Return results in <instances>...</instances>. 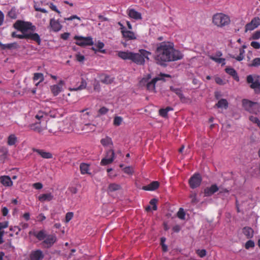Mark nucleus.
<instances>
[{"label":"nucleus","mask_w":260,"mask_h":260,"mask_svg":"<svg viewBox=\"0 0 260 260\" xmlns=\"http://www.w3.org/2000/svg\"><path fill=\"white\" fill-rule=\"evenodd\" d=\"M182 57L181 53L174 48L173 43L163 42L157 45L154 59L157 64L164 65L167 62L177 60Z\"/></svg>","instance_id":"obj_1"},{"label":"nucleus","mask_w":260,"mask_h":260,"mask_svg":"<svg viewBox=\"0 0 260 260\" xmlns=\"http://www.w3.org/2000/svg\"><path fill=\"white\" fill-rule=\"evenodd\" d=\"M13 27L22 33L21 35H18L17 38L30 39L37 42L38 45L41 44L40 36L34 32L36 26L31 22L18 20L13 24Z\"/></svg>","instance_id":"obj_2"},{"label":"nucleus","mask_w":260,"mask_h":260,"mask_svg":"<svg viewBox=\"0 0 260 260\" xmlns=\"http://www.w3.org/2000/svg\"><path fill=\"white\" fill-rule=\"evenodd\" d=\"M151 54V52L144 49H140L138 53H134L131 51H118L117 55L123 60H130L133 62L139 64L143 65L145 63V58L149 59L148 56Z\"/></svg>","instance_id":"obj_3"},{"label":"nucleus","mask_w":260,"mask_h":260,"mask_svg":"<svg viewBox=\"0 0 260 260\" xmlns=\"http://www.w3.org/2000/svg\"><path fill=\"white\" fill-rule=\"evenodd\" d=\"M33 235L39 241L43 240L42 244L45 248L51 247L56 241L57 238L54 234L47 235L44 230L39 232H34Z\"/></svg>","instance_id":"obj_4"},{"label":"nucleus","mask_w":260,"mask_h":260,"mask_svg":"<svg viewBox=\"0 0 260 260\" xmlns=\"http://www.w3.org/2000/svg\"><path fill=\"white\" fill-rule=\"evenodd\" d=\"M244 109L250 113L258 115L260 113V104L253 102L247 99H243L242 101Z\"/></svg>","instance_id":"obj_5"},{"label":"nucleus","mask_w":260,"mask_h":260,"mask_svg":"<svg viewBox=\"0 0 260 260\" xmlns=\"http://www.w3.org/2000/svg\"><path fill=\"white\" fill-rule=\"evenodd\" d=\"M230 21L229 17L223 13H216L212 17L213 23L220 27L228 25Z\"/></svg>","instance_id":"obj_6"},{"label":"nucleus","mask_w":260,"mask_h":260,"mask_svg":"<svg viewBox=\"0 0 260 260\" xmlns=\"http://www.w3.org/2000/svg\"><path fill=\"white\" fill-rule=\"evenodd\" d=\"M171 75L166 74H160L158 76L153 78L151 81L147 82V79L145 78L142 79L140 81V84L143 85L146 83L147 89L150 91H154L155 87V83L157 81H165L164 77L171 78Z\"/></svg>","instance_id":"obj_7"},{"label":"nucleus","mask_w":260,"mask_h":260,"mask_svg":"<svg viewBox=\"0 0 260 260\" xmlns=\"http://www.w3.org/2000/svg\"><path fill=\"white\" fill-rule=\"evenodd\" d=\"M247 82L250 84V87L254 90L256 93H260V76L256 75H249L246 78Z\"/></svg>","instance_id":"obj_8"},{"label":"nucleus","mask_w":260,"mask_h":260,"mask_svg":"<svg viewBox=\"0 0 260 260\" xmlns=\"http://www.w3.org/2000/svg\"><path fill=\"white\" fill-rule=\"evenodd\" d=\"M74 39L76 40L75 44L81 47L93 45L94 42L91 37H84L82 36H75Z\"/></svg>","instance_id":"obj_9"},{"label":"nucleus","mask_w":260,"mask_h":260,"mask_svg":"<svg viewBox=\"0 0 260 260\" xmlns=\"http://www.w3.org/2000/svg\"><path fill=\"white\" fill-rule=\"evenodd\" d=\"M202 180V177L200 174H194L189 180L190 187L193 189L199 187L201 183Z\"/></svg>","instance_id":"obj_10"},{"label":"nucleus","mask_w":260,"mask_h":260,"mask_svg":"<svg viewBox=\"0 0 260 260\" xmlns=\"http://www.w3.org/2000/svg\"><path fill=\"white\" fill-rule=\"evenodd\" d=\"M114 156L115 153L113 150L108 151L106 156L102 159L101 164L105 166L112 163L114 160Z\"/></svg>","instance_id":"obj_11"},{"label":"nucleus","mask_w":260,"mask_h":260,"mask_svg":"<svg viewBox=\"0 0 260 260\" xmlns=\"http://www.w3.org/2000/svg\"><path fill=\"white\" fill-rule=\"evenodd\" d=\"M170 90L172 92H174L176 95H177L180 101L183 103H186L190 101V99L188 98L185 97L183 93L182 90L181 88H175L173 86H170Z\"/></svg>","instance_id":"obj_12"},{"label":"nucleus","mask_w":260,"mask_h":260,"mask_svg":"<svg viewBox=\"0 0 260 260\" xmlns=\"http://www.w3.org/2000/svg\"><path fill=\"white\" fill-rule=\"evenodd\" d=\"M44 257L43 251L39 249L32 251L29 254L30 260H42Z\"/></svg>","instance_id":"obj_13"},{"label":"nucleus","mask_w":260,"mask_h":260,"mask_svg":"<svg viewBox=\"0 0 260 260\" xmlns=\"http://www.w3.org/2000/svg\"><path fill=\"white\" fill-rule=\"evenodd\" d=\"M49 27H50L52 31L57 32L61 29L62 25L57 20H55L54 18H51L50 20Z\"/></svg>","instance_id":"obj_14"},{"label":"nucleus","mask_w":260,"mask_h":260,"mask_svg":"<svg viewBox=\"0 0 260 260\" xmlns=\"http://www.w3.org/2000/svg\"><path fill=\"white\" fill-rule=\"evenodd\" d=\"M219 188L216 184L212 185L210 187H207L204 190V194L206 197L212 196L215 192H217Z\"/></svg>","instance_id":"obj_15"},{"label":"nucleus","mask_w":260,"mask_h":260,"mask_svg":"<svg viewBox=\"0 0 260 260\" xmlns=\"http://www.w3.org/2000/svg\"><path fill=\"white\" fill-rule=\"evenodd\" d=\"M127 13L129 17L135 19L136 20L141 19L142 16L141 14L136 11L134 9H128Z\"/></svg>","instance_id":"obj_16"},{"label":"nucleus","mask_w":260,"mask_h":260,"mask_svg":"<svg viewBox=\"0 0 260 260\" xmlns=\"http://www.w3.org/2000/svg\"><path fill=\"white\" fill-rule=\"evenodd\" d=\"M159 185V183L158 181H153L148 185L143 186L142 189L145 190H154Z\"/></svg>","instance_id":"obj_17"},{"label":"nucleus","mask_w":260,"mask_h":260,"mask_svg":"<svg viewBox=\"0 0 260 260\" xmlns=\"http://www.w3.org/2000/svg\"><path fill=\"white\" fill-rule=\"evenodd\" d=\"M0 181L5 186H11L13 185V182L8 176H1Z\"/></svg>","instance_id":"obj_18"},{"label":"nucleus","mask_w":260,"mask_h":260,"mask_svg":"<svg viewBox=\"0 0 260 260\" xmlns=\"http://www.w3.org/2000/svg\"><path fill=\"white\" fill-rule=\"evenodd\" d=\"M34 152H37L40 155H41L44 158H51L52 157V154L48 152H45L42 149H34Z\"/></svg>","instance_id":"obj_19"},{"label":"nucleus","mask_w":260,"mask_h":260,"mask_svg":"<svg viewBox=\"0 0 260 260\" xmlns=\"http://www.w3.org/2000/svg\"><path fill=\"white\" fill-rule=\"evenodd\" d=\"M121 33L123 37L127 40L136 39L135 34L132 31L127 30L125 29L124 30H122Z\"/></svg>","instance_id":"obj_20"},{"label":"nucleus","mask_w":260,"mask_h":260,"mask_svg":"<svg viewBox=\"0 0 260 260\" xmlns=\"http://www.w3.org/2000/svg\"><path fill=\"white\" fill-rule=\"evenodd\" d=\"M30 128L37 133H41L43 131V128L41 126L40 122H36L35 123L31 124L29 125Z\"/></svg>","instance_id":"obj_21"},{"label":"nucleus","mask_w":260,"mask_h":260,"mask_svg":"<svg viewBox=\"0 0 260 260\" xmlns=\"http://www.w3.org/2000/svg\"><path fill=\"white\" fill-rule=\"evenodd\" d=\"M39 200L42 202L45 201H50L53 199V196L51 193H45L39 196Z\"/></svg>","instance_id":"obj_22"},{"label":"nucleus","mask_w":260,"mask_h":260,"mask_svg":"<svg viewBox=\"0 0 260 260\" xmlns=\"http://www.w3.org/2000/svg\"><path fill=\"white\" fill-rule=\"evenodd\" d=\"M100 81L102 83L109 84L113 82V78H111L110 76L107 75H103L100 77Z\"/></svg>","instance_id":"obj_23"},{"label":"nucleus","mask_w":260,"mask_h":260,"mask_svg":"<svg viewBox=\"0 0 260 260\" xmlns=\"http://www.w3.org/2000/svg\"><path fill=\"white\" fill-rule=\"evenodd\" d=\"M228 102L226 99H222L218 102L217 104H215V107H216L218 108H224L227 109L228 107Z\"/></svg>","instance_id":"obj_24"},{"label":"nucleus","mask_w":260,"mask_h":260,"mask_svg":"<svg viewBox=\"0 0 260 260\" xmlns=\"http://www.w3.org/2000/svg\"><path fill=\"white\" fill-rule=\"evenodd\" d=\"M52 93L54 96L57 95L62 90V87L59 85H54L50 87Z\"/></svg>","instance_id":"obj_25"},{"label":"nucleus","mask_w":260,"mask_h":260,"mask_svg":"<svg viewBox=\"0 0 260 260\" xmlns=\"http://www.w3.org/2000/svg\"><path fill=\"white\" fill-rule=\"evenodd\" d=\"M225 72L228 74L231 75L235 80L239 81V79L238 74L233 68H227L225 69Z\"/></svg>","instance_id":"obj_26"},{"label":"nucleus","mask_w":260,"mask_h":260,"mask_svg":"<svg viewBox=\"0 0 260 260\" xmlns=\"http://www.w3.org/2000/svg\"><path fill=\"white\" fill-rule=\"evenodd\" d=\"M243 233L247 238H251L253 236V231L249 227H245L243 229Z\"/></svg>","instance_id":"obj_27"},{"label":"nucleus","mask_w":260,"mask_h":260,"mask_svg":"<svg viewBox=\"0 0 260 260\" xmlns=\"http://www.w3.org/2000/svg\"><path fill=\"white\" fill-rule=\"evenodd\" d=\"M28 226V224L27 223H21L20 224L19 226H15L14 227L10 228V230L11 231H14V229H17V231L16 232V234L18 235L19 232L22 229H25L27 228Z\"/></svg>","instance_id":"obj_28"},{"label":"nucleus","mask_w":260,"mask_h":260,"mask_svg":"<svg viewBox=\"0 0 260 260\" xmlns=\"http://www.w3.org/2000/svg\"><path fill=\"white\" fill-rule=\"evenodd\" d=\"M101 143L104 147L113 145L111 138L108 136H106L105 138L102 139L101 140Z\"/></svg>","instance_id":"obj_29"},{"label":"nucleus","mask_w":260,"mask_h":260,"mask_svg":"<svg viewBox=\"0 0 260 260\" xmlns=\"http://www.w3.org/2000/svg\"><path fill=\"white\" fill-rule=\"evenodd\" d=\"M121 186L119 184L116 183H111L109 184L108 188V192H113L118 190L121 189Z\"/></svg>","instance_id":"obj_30"},{"label":"nucleus","mask_w":260,"mask_h":260,"mask_svg":"<svg viewBox=\"0 0 260 260\" xmlns=\"http://www.w3.org/2000/svg\"><path fill=\"white\" fill-rule=\"evenodd\" d=\"M0 47L2 49H11L12 48H17V44L16 43H10L4 44L0 42Z\"/></svg>","instance_id":"obj_31"},{"label":"nucleus","mask_w":260,"mask_h":260,"mask_svg":"<svg viewBox=\"0 0 260 260\" xmlns=\"http://www.w3.org/2000/svg\"><path fill=\"white\" fill-rule=\"evenodd\" d=\"M245 51L243 48H240L239 49V55L237 57H235L234 55L230 54V56L233 58H235L238 61H241L244 59Z\"/></svg>","instance_id":"obj_32"},{"label":"nucleus","mask_w":260,"mask_h":260,"mask_svg":"<svg viewBox=\"0 0 260 260\" xmlns=\"http://www.w3.org/2000/svg\"><path fill=\"white\" fill-rule=\"evenodd\" d=\"M89 165L87 164L82 163L80 166L81 173L82 174H88Z\"/></svg>","instance_id":"obj_33"},{"label":"nucleus","mask_w":260,"mask_h":260,"mask_svg":"<svg viewBox=\"0 0 260 260\" xmlns=\"http://www.w3.org/2000/svg\"><path fill=\"white\" fill-rule=\"evenodd\" d=\"M17 141V137L14 134L10 135L8 138V144L9 145H14Z\"/></svg>","instance_id":"obj_34"},{"label":"nucleus","mask_w":260,"mask_h":260,"mask_svg":"<svg viewBox=\"0 0 260 260\" xmlns=\"http://www.w3.org/2000/svg\"><path fill=\"white\" fill-rule=\"evenodd\" d=\"M86 85H87V83H86V81L84 79H83V78H82V81H81L80 85L77 88H74L71 89V90H74V91L81 90V89L85 88L86 87Z\"/></svg>","instance_id":"obj_35"},{"label":"nucleus","mask_w":260,"mask_h":260,"mask_svg":"<svg viewBox=\"0 0 260 260\" xmlns=\"http://www.w3.org/2000/svg\"><path fill=\"white\" fill-rule=\"evenodd\" d=\"M189 198L191 199V203L193 205L197 204L199 200L197 198V193L192 192L189 196Z\"/></svg>","instance_id":"obj_36"},{"label":"nucleus","mask_w":260,"mask_h":260,"mask_svg":"<svg viewBox=\"0 0 260 260\" xmlns=\"http://www.w3.org/2000/svg\"><path fill=\"white\" fill-rule=\"evenodd\" d=\"M210 58L211 59H212V60L215 61L217 63H221V64L222 66L224 65L225 64V59L224 58H218L217 57H214L213 56H210Z\"/></svg>","instance_id":"obj_37"},{"label":"nucleus","mask_w":260,"mask_h":260,"mask_svg":"<svg viewBox=\"0 0 260 260\" xmlns=\"http://www.w3.org/2000/svg\"><path fill=\"white\" fill-rule=\"evenodd\" d=\"M8 15L12 19H16L17 16L16 9L12 8L8 12Z\"/></svg>","instance_id":"obj_38"},{"label":"nucleus","mask_w":260,"mask_h":260,"mask_svg":"<svg viewBox=\"0 0 260 260\" xmlns=\"http://www.w3.org/2000/svg\"><path fill=\"white\" fill-rule=\"evenodd\" d=\"M39 79H40V82L37 84V85L40 83L42 82L44 80V77L42 73H37L34 74V80H38Z\"/></svg>","instance_id":"obj_39"},{"label":"nucleus","mask_w":260,"mask_h":260,"mask_svg":"<svg viewBox=\"0 0 260 260\" xmlns=\"http://www.w3.org/2000/svg\"><path fill=\"white\" fill-rule=\"evenodd\" d=\"M249 120L253 123L256 124L257 126L260 128V120L258 118L251 116L249 117Z\"/></svg>","instance_id":"obj_40"},{"label":"nucleus","mask_w":260,"mask_h":260,"mask_svg":"<svg viewBox=\"0 0 260 260\" xmlns=\"http://www.w3.org/2000/svg\"><path fill=\"white\" fill-rule=\"evenodd\" d=\"M185 213L182 208H180L177 212V216L181 219H184Z\"/></svg>","instance_id":"obj_41"},{"label":"nucleus","mask_w":260,"mask_h":260,"mask_svg":"<svg viewBox=\"0 0 260 260\" xmlns=\"http://www.w3.org/2000/svg\"><path fill=\"white\" fill-rule=\"evenodd\" d=\"M256 28L255 27V24L252 23V22L247 24L245 26V31H247L248 30H252Z\"/></svg>","instance_id":"obj_42"},{"label":"nucleus","mask_w":260,"mask_h":260,"mask_svg":"<svg viewBox=\"0 0 260 260\" xmlns=\"http://www.w3.org/2000/svg\"><path fill=\"white\" fill-rule=\"evenodd\" d=\"M109 111V109L105 107H103L98 111V116L106 114Z\"/></svg>","instance_id":"obj_43"},{"label":"nucleus","mask_w":260,"mask_h":260,"mask_svg":"<svg viewBox=\"0 0 260 260\" xmlns=\"http://www.w3.org/2000/svg\"><path fill=\"white\" fill-rule=\"evenodd\" d=\"M122 119L121 117L117 116L114 118V124L116 126L120 125L121 123Z\"/></svg>","instance_id":"obj_44"},{"label":"nucleus","mask_w":260,"mask_h":260,"mask_svg":"<svg viewBox=\"0 0 260 260\" xmlns=\"http://www.w3.org/2000/svg\"><path fill=\"white\" fill-rule=\"evenodd\" d=\"M251 22L255 24V27H257L260 25V18L258 17H254Z\"/></svg>","instance_id":"obj_45"},{"label":"nucleus","mask_w":260,"mask_h":260,"mask_svg":"<svg viewBox=\"0 0 260 260\" xmlns=\"http://www.w3.org/2000/svg\"><path fill=\"white\" fill-rule=\"evenodd\" d=\"M34 8H35V10L37 11L41 12L44 13L48 12L47 11H46L45 9L40 8L38 6L37 3H35Z\"/></svg>","instance_id":"obj_46"},{"label":"nucleus","mask_w":260,"mask_h":260,"mask_svg":"<svg viewBox=\"0 0 260 260\" xmlns=\"http://www.w3.org/2000/svg\"><path fill=\"white\" fill-rule=\"evenodd\" d=\"M251 66L253 67H258L260 66V58L257 57L254 58L252 60V62L251 63Z\"/></svg>","instance_id":"obj_47"},{"label":"nucleus","mask_w":260,"mask_h":260,"mask_svg":"<svg viewBox=\"0 0 260 260\" xmlns=\"http://www.w3.org/2000/svg\"><path fill=\"white\" fill-rule=\"evenodd\" d=\"M196 252L200 257H203L206 255V251L205 249H198L197 250Z\"/></svg>","instance_id":"obj_48"},{"label":"nucleus","mask_w":260,"mask_h":260,"mask_svg":"<svg viewBox=\"0 0 260 260\" xmlns=\"http://www.w3.org/2000/svg\"><path fill=\"white\" fill-rule=\"evenodd\" d=\"M157 202V200L156 199H152L150 201V204L152 206V209L153 210H157V206L156 203Z\"/></svg>","instance_id":"obj_49"},{"label":"nucleus","mask_w":260,"mask_h":260,"mask_svg":"<svg viewBox=\"0 0 260 260\" xmlns=\"http://www.w3.org/2000/svg\"><path fill=\"white\" fill-rule=\"evenodd\" d=\"M166 241V238L164 237H162L161 238V245L162 246V250L165 252L167 251L168 250L167 246L165 244V242Z\"/></svg>","instance_id":"obj_50"},{"label":"nucleus","mask_w":260,"mask_h":260,"mask_svg":"<svg viewBox=\"0 0 260 260\" xmlns=\"http://www.w3.org/2000/svg\"><path fill=\"white\" fill-rule=\"evenodd\" d=\"M254 246V243L252 240L248 241L245 244V248L249 249V248H252Z\"/></svg>","instance_id":"obj_51"},{"label":"nucleus","mask_w":260,"mask_h":260,"mask_svg":"<svg viewBox=\"0 0 260 260\" xmlns=\"http://www.w3.org/2000/svg\"><path fill=\"white\" fill-rule=\"evenodd\" d=\"M123 171L126 174H132L133 172V170L131 167H126L123 169Z\"/></svg>","instance_id":"obj_52"},{"label":"nucleus","mask_w":260,"mask_h":260,"mask_svg":"<svg viewBox=\"0 0 260 260\" xmlns=\"http://www.w3.org/2000/svg\"><path fill=\"white\" fill-rule=\"evenodd\" d=\"M76 59L79 62H83L85 59L84 56L80 54V53L77 54L76 55Z\"/></svg>","instance_id":"obj_53"},{"label":"nucleus","mask_w":260,"mask_h":260,"mask_svg":"<svg viewBox=\"0 0 260 260\" xmlns=\"http://www.w3.org/2000/svg\"><path fill=\"white\" fill-rule=\"evenodd\" d=\"M159 114L162 117H165L167 116L168 112L165 109H161L159 110Z\"/></svg>","instance_id":"obj_54"},{"label":"nucleus","mask_w":260,"mask_h":260,"mask_svg":"<svg viewBox=\"0 0 260 260\" xmlns=\"http://www.w3.org/2000/svg\"><path fill=\"white\" fill-rule=\"evenodd\" d=\"M73 217V213L72 212H68L66 215V220L68 222Z\"/></svg>","instance_id":"obj_55"},{"label":"nucleus","mask_w":260,"mask_h":260,"mask_svg":"<svg viewBox=\"0 0 260 260\" xmlns=\"http://www.w3.org/2000/svg\"><path fill=\"white\" fill-rule=\"evenodd\" d=\"M251 46L255 49L260 48V43L257 42H255V41L252 42L251 43Z\"/></svg>","instance_id":"obj_56"},{"label":"nucleus","mask_w":260,"mask_h":260,"mask_svg":"<svg viewBox=\"0 0 260 260\" xmlns=\"http://www.w3.org/2000/svg\"><path fill=\"white\" fill-rule=\"evenodd\" d=\"M32 186L34 188H35L37 189H41L43 187L42 184L40 182L34 183L32 184Z\"/></svg>","instance_id":"obj_57"},{"label":"nucleus","mask_w":260,"mask_h":260,"mask_svg":"<svg viewBox=\"0 0 260 260\" xmlns=\"http://www.w3.org/2000/svg\"><path fill=\"white\" fill-rule=\"evenodd\" d=\"M8 149L5 147H1L0 146V152L2 153L3 155H7L8 153Z\"/></svg>","instance_id":"obj_58"},{"label":"nucleus","mask_w":260,"mask_h":260,"mask_svg":"<svg viewBox=\"0 0 260 260\" xmlns=\"http://www.w3.org/2000/svg\"><path fill=\"white\" fill-rule=\"evenodd\" d=\"M252 39L254 40L260 38V31H256L252 35Z\"/></svg>","instance_id":"obj_59"},{"label":"nucleus","mask_w":260,"mask_h":260,"mask_svg":"<svg viewBox=\"0 0 260 260\" xmlns=\"http://www.w3.org/2000/svg\"><path fill=\"white\" fill-rule=\"evenodd\" d=\"M70 36V34L69 32H64L61 35V38L64 40H67L68 39Z\"/></svg>","instance_id":"obj_60"},{"label":"nucleus","mask_w":260,"mask_h":260,"mask_svg":"<svg viewBox=\"0 0 260 260\" xmlns=\"http://www.w3.org/2000/svg\"><path fill=\"white\" fill-rule=\"evenodd\" d=\"M50 8L53 10L55 11L58 14L60 13V12L57 9L56 7L53 5V3H51L50 5Z\"/></svg>","instance_id":"obj_61"},{"label":"nucleus","mask_w":260,"mask_h":260,"mask_svg":"<svg viewBox=\"0 0 260 260\" xmlns=\"http://www.w3.org/2000/svg\"><path fill=\"white\" fill-rule=\"evenodd\" d=\"M8 226V223L7 222H0V230H3V229L6 228Z\"/></svg>","instance_id":"obj_62"},{"label":"nucleus","mask_w":260,"mask_h":260,"mask_svg":"<svg viewBox=\"0 0 260 260\" xmlns=\"http://www.w3.org/2000/svg\"><path fill=\"white\" fill-rule=\"evenodd\" d=\"M43 112L42 111H40L36 115V118L38 120H40L41 118H43Z\"/></svg>","instance_id":"obj_63"},{"label":"nucleus","mask_w":260,"mask_h":260,"mask_svg":"<svg viewBox=\"0 0 260 260\" xmlns=\"http://www.w3.org/2000/svg\"><path fill=\"white\" fill-rule=\"evenodd\" d=\"M181 229L180 226L179 225H176L173 228V230L174 232H179Z\"/></svg>","instance_id":"obj_64"}]
</instances>
